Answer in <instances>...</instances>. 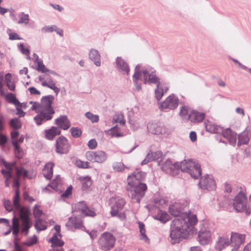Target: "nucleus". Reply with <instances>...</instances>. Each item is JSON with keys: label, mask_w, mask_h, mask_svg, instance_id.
<instances>
[{"label": "nucleus", "mask_w": 251, "mask_h": 251, "mask_svg": "<svg viewBox=\"0 0 251 251\" xmlns=\"http://www.w3.org/2000/svg\"><path fill=\"white\" fill-rule=\"evenodd\" d=\"M187 205L186 201H176L169 206V212L176 217L172 222L170 232V242L172 244L179 242L196 233L195 225L197 223L195 215L182 213Z\"/></svg>", "instance_id": "1"}, {"label": "nucleus", "mask_w": 251, "mask_h": 251, "mask_svg": "<svg viewBox=\"0 0 251 251\" xmlns=\"http://www.w3.org/2000/svg\"><path fill=\"white\" fill-rule=\"evenodd\" d=\"M53 100V96L48 95L43 97L40 103L32 101L29 102L31 105V109L37 113L34 118L37 125H41L43 123L52 119L55 113L51 106Z\"/></svg>", "instance_id": "2"}, {"label": "nucleus", "mask_w": 251, "mask_h": 251, "mask_svg": "<svg viewBox=\"0 0 251 251\" xmlns=\"http://www.w3.org/2000/svg\"><path fill=\"white\" fill-rule=\"evenodd\" d=\"M145 176L144 172L137 170L129 175L127 178V190L130 192L131 199L137 202L144 197L147 189V185L141 182Z\"/></svg>", "instance_id": "3"}, {"label": "nucleus", "mask_w": 251, "mask_h": 251, "mask_svg": "<svg viewBox=\"0 0 251 251\" xmlns=\"http://www.w3.org/2000/svg\"><path fill=\"white\" fill-rule=\"evenodd\" d=\"M142 75L143 81L145 84L158 83L159 81V79L156 76V71L154 68L151 67L141 68V65L138 64L135 68L132 78L137 91H140L141 89V86L138 83V80L141 79Z\"/></svg>", "instance_id": "4"}, {"label": "nucleus", "mask_w": 251, "mask_h": 251, "mask_svg": "<svg viewBox=\"0 0 251 251\" xmlns=\"http://www.w3.org/2000/svg\"><path fill=\"white\" fill-rule=\"evenodd\" d=\"M20 194L18 189L15 191V195L13 199V203L15 208L19 210V216L22 221V232L27 234L31 226L27 211L21 207L19 203Z\"/></svg>", "instance_id": "5"}, {"label": "nucleus", "mask_w": 251, "mask_h": 251, "mask_svg": "<svg viewBox=\"0 0 251 251\" xmlns=\"http://www.w3.org/2000/svg\"><path fill=\"white\" fill-rule=\"evenodd\" d=\"M116 238L111 233L105 232L102 233L98 240L100 248L104 251H109L114 246Z\"/></svg>", "instance_id": "6"}, {"label": "nucleus", "mask_w": 251, "mask_h": 251, "mask_svg": "<svg viewBox=\"0 0 251 251\" xmlns=\"http://www.w3.org/2000/svg\"><path fill=\"white\" fill-rule=\"evenodd\" d=\"M191 168H194L193 174L192 173L193 177L198 178L201 175L200 166L198 163L192 160H185L179 163V169L182 172L187 173L190 172Z\"/></svg>", "instance_id": "7"}, {"label": "nucleus", "mask_w": 251, "mask_h": 251, "mask_svg": "<svg viewBox=\"0 0 251 251\" xmlns=\"http://www.w3.org/2000/svg\"><path fill=\"white\" fill-rule=\"evenodd\" d=\"M179 100L175 95L172 94L167 97L159 104V108L162 111H168L176 109L179 104Z\"/></svg>", "instance_id": "8"}, {"label": "nucleus", "mask_w": 251, "mask_h": 251, "mask_svg": "<svg viewBox=\"0 0 251 251\" xmlns=\"http://www.w3.org/2000/svg\"><path fill=\"white\" fill-rule=\"evenodd\" d=\"M122 118L123 117L121 116V119L119 122L116 121V122H119L120 124V126L116 125L110 129L104 131V133L107 136L110 138H119L125 135L123 126L125 121Z\"/></svg>", "instance_id": "9"}, {"label": "nucleus", "mask_w": 251, "mask_h": 251, "mask_svg": "<svg viewBox=\"0 0 251 251\" xmlns=\"http://www.w3.org/2000/svg\"><path fill=\"white\" fill-rule=\"evenodd\" d=\"M85 156L87 159L90 161L99 163H102L105 162L107 158V154L102 151H87L85 154Z\"/></svg>", "instance_id": "10"}, {"label": "nucleus", "mask_w": 251, "mask_h": 251, "mask_svg": "<svg viewBox=\"0 0 251 251\" xmlns=\"http://www.w3.org/2000/svg\"><path fill=\"white\" fill-rule=\"evenodd\" d=\"M54 229L56 230V233H55L53 237L50 239L52 247V249L50 251H63L62 246L63 245L64 242L61 240L60 226H54Z\"/></svg>", "instance_id": "11"}, {"label": "nucleus", "mask_w": 251, "mask_h": 251, "mask_svg": "<svg viewBox=\"0 0 251 251\" xmlns=\"http://www.w3.org/2000/svg\"><path fill=\"white\" fill-rule=\"evenodd\" d=\"M111 203L110 214L112 217L116 216L121 210L125 203V201L119 197H112L110 200Z\"/></svg>", "instance_id": "12"}, {"label": "nucleus", "mask_w": 251, "mask_h": 251, "mask_svg": "<svg viewBox=\"0 0 251 251\" xmlns=\"http://www.w3.org/2000/svg\"><path fill=\"white\" fill-rule=\"evenodd\" d=\"M70 145L68 139L64 136L59 137L55 142V151L58 154L67 153L70 150Z\"/></svg>", "instance_id": "13"}, {"label": "nucleus", "mask_w": 251, "mask_h": 251, "mask_svg": "<svg viewBox=\"0 0 251 251\" xmlns=\"http://www.w3.org/2000/svg\"><path fill=\"white\" fill-rule=\"evenodd\" d=\"M50 75L52 74L45 73L44 75L39 76V80L43 86L47 87L53 90L56 95H58L60 90L56 86L55 83L52 80Z\"/></svg>", "instance_id": "14"}, {"label": "nucleus", "mask_w": 251, "mask_h": 251, "mask_svg": "<svg viewBox=\"0 0 251 251\" xmlns=\"http://www.w3.org/2000/svg\"><path fill=\"white\" fill-rule=\"evenodd\" d=\"M247 198L243 192L239 193L233 200V206L237 212L243 211L246 207Z\"/></svg>", "instance_id": "15"}, {"label": "nucleus", "mask_w": 251, "mask_h": 251, "mask_svg": "<svg viewBox=\"0 0 251 251\" xmlns=\"http://www.w3.org/2000/svg\"><path fill=\"white\" fill-rule=\"evenodd\" d=\"M73 208L75 211H78L84 216L94 217L96 215L94 209L89 208L84 201H80L75 204Z\"/></svg>", "instance_id": "16"}, {"label": "nucleus", "mask_w": 251, "mask_h": 251, "mask_svg": "<svg viewBox=\"0 0 251 251\" xmlns=\"http://www.w3.org/2000/svg\"><path fill=\"white\" fill-rule=\"evenodd\" d=\"M162 169L168 174L173 176L176 175L179 170V163L175 162L171 159H168L163 165Z\"/></svg>", "instance_id": "17"}, {"label": "nucleus", "mask_w": 251, "mask_h": 251, "mask_svg": "<svg viewBox=\"0 0 251 251\" xmlns=\"http://www.w3.org/2000/svg\"><path fill=\"white\" fill-rule=\"evenodd\" d=\"M66 226L68 229L72 231H75L76 229L83 230L84 228L82 221L76 217L73 216L69 218L66 224Z\"/></svg>", "instance_id": "18"}, {"label": "nucleus", "mask_w": 251, "mask_h": 251, "mask_svg": "<svg viewBox=\"0 0 251 251\" xmlns=\"http://www.w3.org/2000/svg\"><path fill=\"white\" fill-rule=\"evenodd\" d=\"M116 66L118 71L123 75H128L130 68L128 63L121 57H117L116 59Z\"/></svg>", "instance_id": "19"}, {"label": "nucleus", "mask_w": 251, "mask_h": 251, "mask_svg": "<svg viewBox=\"0 0 251 251\" xmlns=\"http://www.w3.org/2000/svg\"><path fill=\"white\" fill-rule=\"evenodd\" d=\"M200 185L202 189L208 190H214L216 187L215 181L210 176L202 177L200 181Z\"/></svg>", "instance_id": "20"}, {"label": "nucleus", "mask_w": 251, "mask_h": 251, "mask_svg": "<svg viewBox=\"0 0 251 251\" xmlns=\"http://www.w3.org/2000/svg\"><path fill=\"white\" fill-rule=\"evenodd\" d=\"M8 227V230L4 232V235H8L12 230V233L13 235L16 237L20 230V224L19 219L17 218L15 215L14 216L12 220V226H10V224L8 226H6Z\"/></svg>", "instance_id": "21"}, {"label": "nucleus", "mask_w": 251, "mask_h": 251, "mask_svg": "<svg viewBox=\"0 0 251 251\" xmlns=\"http://www.w3.org/2000/svg\"><path fill=\"white\" fill-rule=\"evenodd\" d=\"M4 168L2 169L1 173L3 176L6 179L5 185L8 187L9 186V182L8 179H10L12 176V174L15 169V166L14 164H9L6 162H3Z\"/></svg>", "instance_id": "22"}, {"label": "nucleus", "mask_w": 251, "mask_h": 251, "mask_svg": "<svg viewBox=\"0 0 251 251\" xmlns=\"http://www.w3.org/2000/svg\"><path fill=\"white\" fill-rule=\"evenodd\" d=\"M212 234L210 231L207 229H201L198 233V241L200 244L205 245L211 240Z\"/></svg>", "instance_id": "23"}, {"label": "nucleus", "mask_w": 251, "mask_h": 251, "mask_svg": "<svg viewBox=\"0 0 251 251\" xmlns=\"http://www.w3.org/2000/svg\"><path fill=\"white\" fill-rule=\"evenodd\" d=\"M223 136L226 138L232 146H235L237 142V134L230 128H226L223 131Z\"/></svg>", "instance_id": "24"}, {"label": "nucleus", "mask_w": 251, "mask_h": 251, "mask_svg": "<svg viewBox=\"0 0 251 251\" xmlns=\"http://www.w3.org/2000/svg\"><path fill=\"white\" fill-rule=\"evenodd\" d=\"M156 88L154 90L155 96L157 100H159L163 97L164 94L166 93L169 89V86L164 83L158 81Z\"/></svg>", "instance_id": "25"}, {"label": "nucleus", "mask_w": 251, "mask_h": 251, "mask_svg": "<svg viewBox=\"0 0 251 251\" xmlns=\"http://www.w3.org/2000/svg\"><path fill=\"white\" fill-rule=\"evenodd\" d=\"M148 131L152 134H162L164 130L162 126L157 123L149 122L147 125Z\"/></svg>", "instance_id": "26"}, {"label": "nucleus", "mask_w": 251, "mask_h": 251, "mask_svg": "<svg viewBox=\"0 0 251 251\" xmlns=\"http://www.w3.org/2000/svg\"><path fill=\"white\" fill-rule=\"evenodd\" d=\"M205 113L192 109L188 117V120L191 122L199 123L201 122L205 117Z\"/></svg>", "instance_id": "27"}, {"label": "nucleus", "mask_w": 251, "mask_h": 251, "mask_svg": "<svg viewBox=\"0 0 251 251\" xmlns=\"http://www.w3.org/2000/svg\"><path fill=\"white\" fill-rule=\"evenodd\" d=\"M245 240V235L238 233H232L230 237V242L234 244V247L240 248V246L244 244Z\"/></svg>", "instance_id": "28"}, {"label": "nucleus", "mask_w": 251, "mask_h": 251, "mask_svg": "<svg viewBox=\"0 0 251 251\" xmlns=\"http://www.w3.org/2000/svg\"><path fill=\"white\" fill-rule=\"evenodd\" d=\"M55 124L61 128L67 130L71 126V123L67 117L65 115L60 116L55 120Z\"/></svg>", "instance_id": "29"}, {"label": "nucleus", "mask_w": 251, "mask_h": 251, "mask_svg": "<svg viewBox=\"0 0 251 251\" xmlns=\"http://www.w3.org/2000/svg\"><path fill=\"white\" fill-rule=\"evenodd\" d=\"M89 57L96 66L100 67L101 65L100 54L98 50L91 49L89 53Z\"/></svg>", "instance_id": "30"}, {"label": "nucleus", "mask_w": 251, "mask_h": 251, "mask_svg": "<svg viewBox=\"0 0 251 251\" xmlns=\"http://www.w3.org/2000/svg\"><path fill=\"white\" fill-rule=\"evenodd\" d=\"M229 244L230 241L228 237L225 236L220 237L216 243L215 248L217 250L221 251L228 246Z\"/></svg>", "instance_id": "31"}, {"label": "nucleus", "mask_w": 251, "mask_h": 251, "mask_svg": "<svg viewBox=\"0 0 251 251\" xmlns=\"http://www.w3.org/2000/svg\"><path fill=\"white\" fill-rule=\"evenodd\" d=\"M16 172V175L17 178H15L13 182V187H18L19 186V183L18 178L19 177L26 178L28 177L31 178V177L27 175V172L26 170H24L23 168H18L15 167V169L14 170Z\"/></svg>", "instance_id": "32"}, {"label": "nucleus", "mask_w": 251, "mask_h": 251, "mask_svg": "<svg viewBox=\"0 0 251 251\" xmlns=\"http://www.w3.org/2000/svg\"><path fill=\"white\" fill-rule=\"evenodd\" d=\"M81 183L83 191L88 190L92 185V180L89 176H81L78 178Z\"/></svg>", "instance_id": "33"}, {"label": "nucleus", "mask_w": 251, "mask_h": 251, "mask_svg": "<svg viewBox=\"0 0 251 251\" xmlns=\"http://www.w3.org/2000/svg\"><path fill=\"white\" fill-rule=\"evenodd\" d=\"M60 133L61 131L59 128L52 126L50 128L45 130V137L48 140H51Z\"/></svg>", "instance_id": "34"}, {"label": "nucleus", "mask_w": 251, "mask_h": 251, "mask_svg": "<svg viewBox=\"0 0 251 251\" xmlns=\"http://www.w3.org/2000/svg\"><path fill=\"white\" fill-rule=\"evenodd\" d=\"M249 130L246 128L243 132L240 133L238 136V146L242 145L247 144L250 140L249 136Z\"/></svg>", "instance_id": "35"}, {"label": "nucleus", "mask_w": 251, "mask_h": 251, "mask_svg": "<svg viewBox=\"0 0 251 251\" xmlns=\"http://www.w3.org/2000/svg\"><path fill=\"white\" fill-rule=\"evenodd\" d=\"M0 94L8 102L13 103L15 105H17L19 104V101L16 99L14 94L11 93H6L3 89L0 91Z\"/></svg>", "instance_id": "36"}, {"label": "nucleus", "mask_w": 251, "mask_h": 251, "mask_svg": "<svg viewBox=\"0 0 251 251\" xmlns=\"http://www.w3.org/2000/svg\"><path fill=\"white\" fill-rule=\"evenodd\" d=\"M24 140V136L22 135L18 140L16 139L12 141V144L14 147L16 155L18 158H21L23 155V151L20 148L19 144L22 143Z\"/></svg>", "instance_id": "37"}, {"label": "nucleus", "mask_w": 251, "mask_h": 251, "mask_svg": "<svg viewBox=\"0 0 251 251\" xmlns=\"http://www.w3.org/2000/svg\"><path fill=\"white\" fill-rule=\"evenodd\" d=\"M205 125L206 130L209 132L219 133L222 131V129L220 126L209 121L205 122Z\"/></svg>", "instance_id": "38"}, {"label": "nucleus", "mask_w": 251, "mask_h": 251, "mask_svg": "<svg viewBox=\"0 0 251 251\" xmlns=\"http://www.w3.org/2000/svg\"><path fill=\"white\" fill-rule=\"evenodd\" d=\"M61 183L62 180L60 176H57L56 178L53 180L50 185L43 189V191L45 193H48L50 192V188H51L52 189L57 191L59 190L58 188L61 185Z\"/></svg>", "instance_id": "39"}, {"label": "nucleus", "mask_w": 251, "mask_h": 251, "mask_svg": "<svg viewBox=\"0 0 251 251\" xmlns=\"http://www.w3.org/2000/svg\"><path fill=\"white\" fill-rule=\"evenodd\" d=\"M53 167L54 164L51 162H50L45 165L43 170V174L46 178L50 179L52 177L53 174L52 168Z\"/></svg>", "instance_id": "40"}, {"label": "nucleus", "mask_w": 251, "mask_h": 251, "mask_svg": "<svg viewBox=\"0 0 251 251\" xmlns=\"http://www.w3.org/2000/svg\"><path fill=\"white\" fill-rule=\"evenodd\" d=\"M34 56L36 57V63L37 64V70L39 72H41L43 73H49L53 75H57V74L53 71L48 70L46 68L45 66L43 64V62L40 60H38V57L36 54H34Z\"/></svg>", "instance_id": "41"}, {"label": "nucleus", "mask_w": 251, "mask_h": 251, "mask_svg": "<svg viewBox=\"0 0 251 251\" xmlns=\"http://www.w3.org/2000/svg\"><path fill=\"white\" fill-rule=\"evenodd\" d=\"M153 218L162 223H165L170 220L169 215L166 212L161 210H159L157 214L154 216Z\"/></svg>", "instance_id": "42"}, {"label": "nucleus", "mask_w": 251, "mask_h": 251, "mask_svg": "<svg viewBox=\"0 0 251 251\" xmlns=\"http://www.w3.org/2000/svg\"><path fill=\"white\" fill-rule=\"evenodd\" d=\"M138 224L140 229V239L147 243H149L150 240L146 234L145 225L141 222H138Z\"/></svg>", "instance_id": "43"}, {"label": "nucleus", "mask_w": 251, "mask_h": 251, "mask_svg": "<svg viewBox=\"0 0 251 251\" xmlns=\"http://www.w3.org/2000/svg\"><path fill=\"white\" fill-rule=\"evenodd\" d=\"M4 128L3 120L0 118V132H1ZM7 141V138L6 135L0 132V147L3 148Z\"/></svg>", "instance_id": "44"}, {"label": "nucleus", "mask_w": 251, "mask_h": 251, "mask_svg": "<svg viewBox=\"0 0 251 251\" xmlns=\"http://www.w3.org/2000/svg\"><path fill=\"white\" fill-rule=\"evenodd\" d=\"M159 154L157 152H151L149 153L145 159L143 160V161L141 163L142 165L146 164L152 161L153 160H154L155 159H158L159 157Z\"/></svg>", "instance_id": "45"}, {"label": "nucleus", "mask_w": 251, "mask_h": 251, "mask_svg": "<svg viewBox=\"0 0 251 251\" xmlns=\"http://www.w3.org/2000/svg\"><path fill=\"white\" fill-rule=\"evenodd\" d=\"M19 20L18 22L19 24H24L25 25H28L29 22V15L25 14L24 12H21L19 14Z\"/></svg>", "instance_id": "46"}, {"label": "nucleus", "mask_w": 251, "mask_h": 251, "mask_svg": "<svg viewBox=\"0 0 251 251\" xmlns=\"http://www.w3.org/2000/svg\"><path fill=\"white\" fill-rule=\"evenodd\" d=\"M75 164V166L79 168L87 169L91 168L90 163L87 161H84L80 159H76Z\"/></svg>", "instance_id": "47"}, {"label": "nucleus", "mask_w": 251, "mask_h": 251, "mask_svg": "<svg viewBox=\"0 0 251 251\" xmlns=\"http://www.w3.org/2000/svg\"><path fill=\"white\" fill-rule=\"evenodd\" d=\"M191 110L192 109L190 108L187 106H183L180 110L179 115L182 119L188 120V117Z\"/></svg>", "instance_id": "48"}, {"label": "nucleus", "mask_w": 251, "mask_h": 251, "mask_svg": "<svg viewBox=\"0 0 251 251\" xmlns=\"http://www.w3.org/2000/svg\"><path fill=\"white\" fill-rule=\"evenodd\" d=\"M35 226L36 229L38 230H44L47 227V223L43 220L41 219H37L36 220Z\"/></svg>", "instance_id": "49"}, {"label": "nucleus", "mask_w": 251, "mask_h": 251, "mask_svg": "<svg viewBox=\"0 0 251 251\" xmlns=\"http://www.w3.org/2000/svg\"><path fill=\"white\" fill-rule=\"evenodd\" d=\"M19 49L21 52L26 55V57L27 59H30V57L29 56V50L27 47H25L23 43H20L19 46Z\"/></svg>", "instance_id": "50"}, {"label": "nucleus", "mask_w": 251, "mask_h": 251, "mask_svg": "<svg viewBox=\"0 0 251 251\" xmlns=\"http://www.w3.org/2000/svg\"><path fill=\"white\" fill-rule=\"evenodd\" d=\"M168 201L165 198L159 196L154 199V203L156 205H163L168 203Z\"/></svg>", "instance_id": "51"}, {"label": "nucleus", "mask_w": 251, "mask_h": 251, "mask_svg": "<svg viewBox=\"0 0 251 251\" xmlns=\"http://www.w3.org/2000/svg\"><path fill=\"white\" fill-rule=\"evenodd\" d=\"M85 116L87 118L90 120L92 123H97L99 120V116L94 115L93 113L87 112L85 113Z\"/></svg>", "instance_id": "52"}, {"label": "nucleus", "mask_w": 251, "mask_h": 251, "mask_svg": "<svg viewBox=\"0 0 251 251\" xmlns=\"http://www.w3.org/2000/svg\"><path fill=\"white\" fill-rule=\"evenodd\" d=\"M72 135L75 138L79 137L81 134L82 131L81 129L78 127H72L70 129Z\"/></svg>", "instance_id": "53"}, {"label": "nucleus", "mask_w": 251, "mask_h": 251, "mask_svg": "<svg viewBox=\"0 0 251 251\" xmlns=\"http://www.w3.org/2000/svg\"><path fill=\"white\" fill-rule=\"evenodd\" d=\"M10 125L11 127L15 129L20 128L21 127V123L18 119H13L11 120Z\"/></svg>", "instance_id": "54"}, {"label": "nucleus", "mask_w": 251, "mask_h": 251, "mask_svg": "<svg viewBox=\"0 0 251 251\" xmlns=\"http://www.w3.org/2000/svg\"><path fill=\"white\" fill-rule=\"evenodd\" d=\"M114 170L117 172H121L124 170L125 166L122 162H116L113 165Z\"/></svg>", "instance_id": "55"}, {"label": "nucleus", "mask_w": 251, "mask_h": 251, "mask_svg": "<svg viewBox=\"0 0 251 251\" xmlns=\"http://www.w3.org/2000/svg\"><path fill=\"white\" fill-rule=\"evenodd\" d=\"M55 30H56V25H54L45 26L41 29V31L43 33L52 32Z\"/></svg>", "instance_id": "56"}, {"label": "nucleus", "mask_w": 251, "mask_h": 251, "mask_svg": "<svg viewBox=\"0 0 251 251\" xmlns=\"http://www.w3.org/2000/svg\"><path fill=\"white\" fill-rule=\"evenodd\" d=\"M4 205L6 210L8 212H11L13 209V206L11 202L8 200L4 201Z\"/></svg>", "instance_id": "57"}, {"label": "nucleus", "mask_w": 251, "mask_h": 251, "mask_svg": "<svg viewBox=\"0 0 251 251\" xmlns=\"http://www.w3.org/2000/svg\"><path fill=\"white\" fill-rule=\"evenodd\" d=\"M97 142L94 139L90 140L87 143L88 148L91 150H94L97 147Z\"/></svg>", "instance_id": "58"}, {"label": "nucleus", "mask_w": 251, "mask_h": 251, "mask_svg": "<svg viewBox=\"0 0 251 251\" xmlns=\"http://www.w3.org/2000/svg\"><path fill=\"white\" fill-rule=\"evenodd\" d=\"M8 33L10 40H21V38L16 33L11 32L10 30H8Z\"/></svg>", "instance_id": "59"}, {"label": "nucleus", "mask_w": 251, "mask_h": 251, "mask_svg": "<svg viewBox=\"0 0 251 251\" xmlns=\"http://www.w3.org/2000/svg\"><path fill=\"white\" fill-rule=\"evenodd\" d=\"M37 239L36 236H33L29 238L28 239V240L26 241L25 243V244L30 246L33 245V244H35L37 242Z\"/></svg>", "instance_id": "60"}, {"label": "nucleus", "mask_w": 251, "mask_h": 251, "mask_svg": "<svg viewBox=\"0 0 251 251\" xmlns=\"http://www.w3.org/2000/svg\"><path fill=\"white\" fill-rule=\"evenodd\" d=\"M34 216L37 217H40L42 214V211L39 206H35L33 211Z\"/></svg>", "instance_id": "61"}, {"label": "nucleus", "mask_w": 251, "mask_h": 251, "mask_svg": "<svg viewBox=\"0 0 251 251\" xmlns=\"http://www.w3.org/2000/svg\"><path fill=\"white\" fill-rule=\"evenodd\" d=\"M72 187L71 186L67 188L66 190L63 193L61 197L63 198H68L72 194Z\"/></svg>", "instance_id": "62"}, {"label": "nucleus", "mask_w": 251, "mask_h": 251, "mask_svg": "<svg viewBox=\"0 0 251 251\" xmlns=\"http://www.w3.org/2000/svg\"><path fill=\"white\" fill-rule=\"evenodd\" d=\"M28 90L31 95H40L41 94V92L34 87H29Z\"/></svg>", "instance_id": "63"}, {"label": "nucleus", "mask_w": 251, "mask_h": 251, "mask_svg": "<svg viewBox=\"0 0 251 251\" xmlns=\"http://www.w3.org/2000/svg\"><path fill=\"white\" fill-rule=\"evenodd\" d=\"M189 138L192 142H195L197 139L196 133L195 131L190 132L189 134Z\"/></svg>", "instance_id": "64"}]
</instances>
